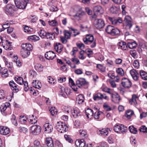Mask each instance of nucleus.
<instances>
[{
    "label": "nucleus",
    "instance_id": "obj_17",
    "mask_svg": "<svg viewBox=\"0 0 147 147\" xmlns=\"http://www.w3.org/2000/svg\"><path fill=\"white\" fill-rule=\"evenodd\" d=\"M62 48L63 46L60 43L57 42L55 44L54 49L57 53H61Z\"/></svg>",
    "mask_w": 147,
    "mask_h": 147
},
{
    "label": "nucleus",
    "instance_id": "obj_36",
    "mask_svg": "<svg viewBox=\"0 0 147 147\" xmlns=\"http://www.w3.org/2000/svg\"><path fill=\"white\" fill-rule=\"evenodd\" d=\"M29 117L30 120V122H31L32 123H35L37 122L36 117L34 118V116L33 115H30Z\"/></svg>",
    "mask_w": 147,
    "mask_h": 147
},
{
    "label": "nucleus",
    "instance_id": "obj_46",
    "mask_svg": "<svg viewBox=\"0 0 147 147\" xmlns=\"http://www.w3.org/2000/svg\"><path fill=\"white\" fill-rule=\"evenodd\" d=\"M24 31L26 32L30 33L33 32V29L32 28H29L27 26H25L24 28Z\"/></svg>",
    "mask_w": 147,
    "mask_h": 147
},
{
    "label": "nucleus",
    "instance_id": "obj_63",
    "mask_svg": "<svg viewBox=\"0 0 147 147\" xmlns=\"http://www.w3.org/2000/svg\"><path fill=\"white\" fill-rule=\"evenodd\" d=\"M30 16L31 20L30 21L31 22H35L37 20V18L35 16Z\"/></svg>",
    "mask_w": 147,
    "mask_h": 147
},
{
    "label": "nucleus",
    "instance_id": "obj_13",
    "mask_svg": "<svg viewBox=\"0 0 147 147\" xmlns=\"http://www.w3.org/2000/svg\"><path fill=\"white\" fill-rule=\"evenodd\" d=\"M86 84V81L85 79L82 78H79L76 81V85L79 87L81 88L82 86Z\"/></svg>",
    "mask_w": 147,
    "mask_h": 147
},
{
    "label": "nucleus",
    "instance_id": "obj_28",
    "mask_svg": "<svg viewBox=\"0 0 147 147\" xmlns=\"http://www.w3.org/2000/svg\"><path fill=\"white\" fill-rule=\"evenodd\" d=\"M76 99L79 104L82 103L84 102V96L82 94L79 95L78 96Z\"/></svg>",
    "mask_w": 147,
    "mask_h": 147
},
{
    "label": "nucleus",
    "instance_id": "obj_24",
    "mask_svg": "<svg viewBox=\"0 0 147 147\" xmlns=\"http://www.w3.org/2000/svg\"><path fill=\"white\" fill-rule=\"evenodd\" d=\"M10 105V104L9 102H6L5 104H3L0 107V110L1 113H4L7 107Z\"/></svg>",
    "mask_w": 147,
    "mask_h": 147
},
{
    "label": "nucleus",
    "instance_id": "obj_58",
    "mask_svg": "<svg viewBox=\"0 0 147 147\" xmlns=\"http://www.w3.org/2000/svg\"><path fill=\"white\" fill-rule=\"evenodd\" d=\"M100 93H98L93 95V99L94 100L100 99Z\"/></svg>",
    "mask_w": 147,
    "mask_h": 147
},
{
    "label": "nucleus",
    "instance_id": "obj_31",
    "mask_svg": "<svg viewBox=\"0 0 147 147\" xmlns=\"http://www.w3.org/2000/svg\"><path fill=\"white\" fill-rule=\"evenodd\" d=\"M134 114V111L131 110H128L126 112L125 117L128 119Z\"/></svg>",
    "mask_w": 147,
    "mask_h": 147
},
{
    "label": "nucleus",
    "instance_id": "obj_51",
    "mask_svg": "<svg viewBox=\"0 0 147 147\" xmlns=\"http://www.w3.org/2000/svg\"><path fill=\"white\" fill-rule=\"evenodd\" d=\"M109 19L112 24L114 25H116L118 23L117 19L111 17H109Z\"/></svg>",
    "mask_w": 147,
    "mask_h": 147
},
{
    "label": "nucleus",
    "instance_id": "obj_40",
    "mask_svg": "<svg viewBox=\"0 0 147 147\" xmlns=\"http://www.w3.org/2000/svg\"><path fill=\"white\" fill-rule=\"evenodd\" d=\"M47 32H46L44 30H41L38 32V34L42 38H44L46 36V34H47Z\"/></svg>",
    "mask_w": 147,
    "mask_h": 147
},
{
    "label": "nucleus",
    "instance_id": "obj_61",
    "mask_svg": "<svg viewBox=\"0 0 147 147\" xmlns=\"http://www.w3.org/2000/svg\"><path fill=\"white\" fill-rule=\"evenodd\" d=\"M11 121L15 126H17V125L18 123L16 119L15 116L14 115H13L12 116V118L11 119Z\"/></svg>",
    "mask_w": 147,
    "mask_h": 147
},
{
    "label": "nucleus",
    "instance_id": "obj_52",
    "mask_svg": "<svg viewBox=\"0 0 147 147\" xmlns=\"http://www.w3.org/2000/svg\"><path fill=\"white\" fill-rule=\"evenodd\" d=\"M118 10V9L115 6H113L111 7L110 8V11L111 13H116Z\"/></svg>",
    "mask_w": 147,
    "mask_h": 147
},
{
    "label": "nucleus",
    "instance_id": "obj_50",
    "mask_svg": "<svg viewBox=\"0 0 147 147\" xmlns=\"http://www.w3.org/2000/svg\"><path fill=\"white\" fill-rule=\"evenodd\" d=\"M79 133L81 137L85 138L86 137V132L85 130L80 129L79 130Z\"/></svg>",
    "mask_w": 147,
    "mask_h": 147
},
{
    "label": "nucleus",
    "instance_id": "obj_10",
    "mask_svg": "<svg viewBox=\"0 0 147 147\" xmlns=\"http://www.w3.org/2000/svg\"><path fill=\"white\" fill-rule=\"evenodd\" d=\"M130 73L134 80L137 81L138 80L140 75L136 70L132 69L130 71Z\"/></svg>",
    "mask_w": 147,
    "mask_h": 147
},
{
    "label": "nucleus",
    "instance_id": "obj_62",
    "mask_svg": "<svg viewBox=\"0 0 147 147\" xmlns=\"http://www.w3.org/2000/svg\"><path fill=\"white\" fill-rule=\"evenodd\" d=\"M76 45L77 47L80 49H84L85 47L84 44L83 43H77Z\"/></svg>",
    "mask_w": 147,
    "mask_h": 147
},
{
    "label": "nucleus",
    "instance_id": "obj_14",
    "mask_svg": "<svg viewBox=\"0 0 147 147\" xmlns=\"http://www.w3.org/2000/svg\"><path fill=\"white\" fill-rule=\"evenodd\" d=\"M45 128V132L47 133L51 132L53 130V126L49 123H46L44 125Z\"/></svg>",
    "mask_w": 147,
    "mask_h": 147
},
{
    "label": "nucleus",
    "instance_id": "obj_20",
    "mask_svg": "<svg viewBox=\"0 0 147 147\" xmlns=\"http://www.w3.org/2000/svg\"><path fill=\"white\" fill-rule=\"evenodd\" d=\"M21 47L22 49H25L29 51L32 49V45L29 43L22 44L21 45Z\"/></svg>",
    "mask_w": 147,
    "mask_h": 147
},
{
    "label": "nucleus",
    "instance_id": "obj_3",
    "mask_svg": "<svg viewBox=\"0 0 147 147\" xmlns=\"http://www.w3.org/2000/svg\"><path fill=\"white\" fill-rule=\"evenodd\" d=\"M30 0H14L17 8L20 9H25Z\"/></svg>",
    "mask_w": 147,
    "mask_h": 147
},
{
    "label": "nucleus",
    "instance_id": "obj_7",
    "mask_svg": "<svg viewBox=\"0 0 147 147\" xmlns=\"http://www.w3.org/2000/svg\"><path fill=\"white\" fill-rule=\"evenodd\" d=\"M95 27L97 29H100L103 28L105 26L104 21L102 19L96 20L94 22Z\"/></svg>",
    "mask_w": 147,
    "mask_h": 147
},
{
    "label": "nucleus",
    "instance_id": "obj_55",
    "mask_svg": "<svg viewBox=\"0 0 147 147\" xmlns=\"http://www.w3.org/2000/svg\"><path fill=\"white\" fill-rule=\"evenodd\" d=\"M49 25L52 26H55L57 24V22L55 20H52L51 21H49Z\"/></svg>",
    "mask_w": 147,
    "mask_h": 147
},
{
    "label": "nucleus",
    "instance_id": "obj_39",
    "mask_svg": "<svg viewBox=\"0 0 147 147\" xmlns=\"http://www.w3.org/2000/svg\"><path fill=\"white\" fill-rule=\"evenodd\" d=\"M129 129L131 133L134 134H136L138 131L137 129L133 126H129Z\"/></svg>",
    "mask_w": 147,
    "mask_h": 147
},
{
    "label": "nucleus",
    "instance_id": "obj_34",
    "mask_svg": "<svg viewBox=\"0 0 147 147\" xmlns=\"http://www.w3.org/2000/svg\"><path fill=\"white\" fill-rule=\"evenodd\" d=\"M47 34H46V36H45L47 39H49L50 40H52L55 38V36L53 33L47 32Z\"/></svg>",
    "mask_w": 147,
    "mask_h": 147
},
{
    "label": "nucleus",
    "instance_id": "obj_42",
    "mask_svg": "<svg viewBox=\"0 0 147 147\" xmlns=\"http://www.w3.org/2000/svg\"><path fill=\"white\" fill-rule=\"evenodd\" d=\"M71 34V33L69 32L68 30H65L64 31L65 37L66 39H68L70 38Z\"/></svg>",
    "mask_w": 147,
    "mask_h": 147
},
{
    "label": "nucleus",
    "instance_id": "obj_45",
    "mask_svg": "<svg viewBox=\"0 0 147 147\" xmlns=\"http://www.w3.org/2000/svg\"><path fill=\"white\" fill-rule=\"evenodd\" d=\"M99 131L101 135L103 136H107L108 134V132L106 128L102 129L101 130H100Z\"/></svg>",
    "mask_w": 147,
    "mask_h": 147
},
{
    "label": "nucleus",
    "instance_id": "obj_43",
    "mask_svg": "<svg viewBox=\"0 0 147 147\" xmlns=\"http://www.w3.org/2000/svg\"><path fill=\"white\" fill-rule=\"evenodd\" d=\"M84 13V12H81V13H77L76 15L73 16L74 19L77 20H79L80 19V16Z\"/></svg>",
    "mask_w": 147,
    "mask_h": 147
},
{
    "label": "nucleus",
    "instance_id": "obj_32",
    "mask_svg": "<svg viewBox=\"0 0 147 147\" xmlns=\"http://www.w3.org/2000/svg\"><path fill=\"white\" fill-rule=\"evenodd\" d=\"M14 79L17 83L20 84L21 85L23 83V79L21 77L17 76L15 77Z\"/></svg>",
    "mask_w": 147,
    "mask_h": 147
},
{
    "label": "nucleus",
    "instance_id": "obj_12",
    "mask_svg": "<svg viewBox=\"0 0 147 147\" xmlns=\"http://www.w3.org/2000/svg\"><path fill=\"white\" fill-rule=\"evenodd\" d=\"M111 96L112 98V100L114 102L118 103L120 100V98L119 96L117 93L112 94H111Z\"/></svg>",
    "mask_w": 147,
    "mask_h": 147
},
{
    "label": "nucleus",
    "instance_id": "obj_16",
    "mask_svg": "<svg viewBox=\"0 0 147 147\" xmlns=\"http://www.w3.org/2000/svg\"><path fill=\"white\" fill-rule=\"evenodd\" d=\"M9 84L14 92L16 93L18 92L19 90L17 87V86L13 81H10L9 82Z\"/></svg>",
    "mask_w": 147,
    "mask_h": 147
},
{
    "label": "nucleus",
    "instance_id": "obj_37",
    "mask_svg": "<svg viewBox=\"0 0 147 147\" xmlns=\"http://www.w3.org/2000/svg\"><path fill=\"white\" fill-rule=\"evenodd\" d=\"M110 78L113 79H114L117 82H118L119 81V77L118 75L115 76L114 73L112 74L110 76Z\"/></svg>",
    "mask_w": 147,
    "mask_h": 147
},
{
    "label": "nucleus",
    "instance_id": "obj_8",
    "mask_svg": "<svg viewBox=\"0 0 147 147\" xmlns=\"http://www.w3.org/2000/svg\"><path fill=\"white\" fill-rule=\"evenodd\" d=\"M124 21L126 26L128 27L129 29L130 30L133 25L131 17L129 16H126L124 18Z\"/></svg>",
    "mask_w": 147,
    "mask_h": 147
},
{
    "label": "nucleus",
    "instance_id": "obj_41",
    "mask_svg": "<svg viewBox=\"0 0 147 147\" xmlns=\"http://www.w3.org/2000/svg\"><path fill=\"white\" fill-rule=\"evenodd\" d=\"M71 61L72 64L76 65V64L78 65L80 63L79 60L77 58H72L71 59Z\"/></svg>",
    "mask_w": 147,
    "mask_h": 147
},
{
    "label": "nucleus",
    "instance_id": "obj_19",
    "mask_svg": "<svg viewBox=\"0 0 147 147\" xmlns=\"http://www.w3.org/2000/svg\"><path fill=\"white\" fill-rule=\"evenodd\" d=\"M71 111L73 117L75 118H77L80 115V112L78 109H73L71 110Z\"/></svg>",
    "mask_w": 147,
    "mask_h": 147
},
{
    "label": "nucleus",
    "instance_id": "obj_56",
    "mask_svg": "<svg viewBox=\"0 0 147 147\" xmlns=\"http://www.w3.org/2000/svg\"><path fill=\"white\" fill-rule=\"evenodd\" d=\"M65 60L66 61V63L70 66L71 68H76V65L74 64H72V62H71L70 60H67V59H65Z\"/></svg>",
    "mask_w": 147,
    "mask_h": 147
},
{
    "label": "nucleus",
    "instance_id": "obj_15",
    "mask_svg": "<svg viewBox=\"0 0 147 147\" xmlns=\"http://www.w3.org/2000/svg\"><path fill=\"white\" fill-rule=\"evenodd\" d=\"M75 144L78 147H84L85 145L86 142L84 139H78L75 142Z\"/></svg>",
    "mask_w": 147,
    "mask_h": 147
},
{
    "label": "nucleus",
    "instance_id": "obj_60",
    "mask_svg": "<svg viewBox=\"0 0 147 147\" xmlns=\"http://www.w3.org/2000/svg\"><path fill=\"white\" fill-rule=\"evenodd\" d=\"M24 86V89L25 91L27 92L28 90V83L27 82H23V83Z\"/></svg>",
    "mask_w": 147,
    "mask_h": 147
},
{
    "label": "nucleus",
    "instance_id": "obj_64",
    "mask_svg": "<svg viewBox=\"0 0 147 147\" xmlns=\"http://www.w3.org/2000/svg\"><path fill=\"white\" fill-rule=\"evenodd\" d=\"M34 145L35 147H40V142L37 140H36L34 142Z\"/></svg>",
    "mask_w": 147,
    "mask_h": 147
},
{
    "label": "nucleus",
    "instance_id": "obj_30",
    "mask_svg": "<svg viewBox=\"0 0 147 147\" xmlns=\"http://www.w3.org/2000/svg\"><path fill=\"white\" fill-rule=\"evenodd\" d=\"M85 113L88 118L92 116L93 115V111L91 109H88L86 110V111Z\"/></svg>",
    "mask_w": 147,
    "mask_h": 147
},
{
    "label": "nucleus",
    "instance_id": "obj_2",
    "mask_svg": "<svg viewBox=\"0 0 147 147\" xmlns=\"http://www.w3.org/2000/svg\"><path fill=\"white\" fill-rule=\"evenodd\" d=\"M56 128L57 130L61 133H64L68 129V127L66 124L61 122H59L57 123Z\"/></svg>",
    "mask_w": 147,
    "mask_h": 147
},
{
    "label": "nucleus",
    "instance_id": "obj_57",
    "mask_svg": "<svg viewBox=\"0 0 147 147\" xmlns=\"http://www.w3.org/2000/svg\"><path fill=\"white\" fill-rule=\"evenodd\" d=\"M70 29L72 31H74V32L75 34L73 35V36L74 37H75L77 35H78L80 34V32L79 31H78V30L76 29H74L70 28Z\"/></svg>",
    "mask_w": 147,
    "mask_h": 147
},
{
    "label": "nucleus",
    "instance_id": "obj_18",
    "mask_svg": "<svg viewBox=\"0 0 147 147\" xmlns=\"http://www.w3.org/2000/svg\"><path fill=\"white\" fill-rule=\"evenodd\" d=\"M117 45L119 46V49L123 50H125L127 48V46L126 43L122 41L118 42Z\"/></svg>",
    "mask_w": 147,
    "mask_h": 147
},
{
    "label": "nucleus",
    "instance_id": "obj_21",
    "mask_svg": "<svg viewBox=\"0 0 147 147\" xmlns=\"http://www.w3.org/2000/svg\"><path fill=\"white\" fill-rule=\"evenodd\" d=\"M46 142L49 147H54V143L51 138L50 137L47 138Z\"/></svg>",
    "mask_w": 147,
    "mask_h": 147
},
{
    "label": "nucleus",
    "instance_id": "obj_47",
    "mask_svg": "<svg viewBox=\"0 0 147 147\" xmlns=\"http://www.w3.org/2000/svg\"><path fill=\"white\" fill-rule=\"evenodd\" d=\"M120 32V31L118 29L114 28L113 32L112 33L111 35L112 36L118 35L119 34Z\"/></svg>",
    "mask_w": 147,
    "mask_h": 147
},
{
    "label": "nucleus",
    "instance_id": "obj_25",
    "mask_svg": "<svg viewBox=\"0 0 147 147\" xmlns=\"http://www.w3.org/2000/svg\"><path fill=\"white\" fill-rule=\"evenodd\" d=\"M140 74L142 79L144 80H147V73L143 70L140 71Z\"/></svg>",
    "mask_w": 147,
    "mask_h": 147
},
{
    "label": "nucleus",
    "instance_id": "obj_6",
    "mask_svg": "<svg viewBox=\"0 0 147 147\" xmlns=\"http://www.w3.org/2000/svg\"><path fill=\"white\" fill-rule=\"evenodd\" d=\"M121 84L124 88H129L131 87L132 83L129 79L126 78H124L122 79Z\"/></svg>",
    "mask_w": 147,
    "mask_h": 147
},
{
    "label": "nucleus",
    "instance_id": "obj_11",
    "mask_svg": "<svg viewBox=\"0 0 147 147\" xmlns=\"http://www.w3.org/2000/svg\"><path fill=\"white\" fill-rule=\"evenodd\" d=\"M10 132V130L8 128L3 126H0V133L1 134L7 135Z\"/></svg>",
    "mask_w": 147,
    "mask_h": 147
},
{
    "label": "nucleus",
    "instance_id": "obj_35",
    "mask_svg": "<svg viewBox=\"0 0 147 147\" xmlns=\"http://www.w3.org/2000/svg\"><path fill=\"white\" fill-rule=\"evenodd\" d=\"M28 40L32 41L33 40H38L40 38L39 37L35 35H33L28 36Z\"/></svg>",
    "mask_w": 147,
    "mask_h": 147
},
{
    "label": "nucleus",
    "instance_id": "obj_53",
    "mask_svg": "<svg viewBox=\"0 0 147 147\" xmlns=\"http://www.w3.org/2000/svg\"><path fill=\"white\" fill-rule=\"evenodd\" d=\"M96 67L98 68L101 72H104L105 71V68L102 65L100 64H97Z\"/></svg>",
    "mask_w": 147,
    "mask_h": 147
},
{
    "label": "nucleus",
    "instance_id": "obj_26",
    "mask_svg": "<svg viewBox=\"0 0 147 147\" xmlns=\"http://www.w3.org/2000/svg\"><path fill=\"white\" fill-rule=\"evenodd\" d=\"M93 10L94 12L96 13H101L102 11V7L100 6H95L93 8Z\"/></svg>",
    "mask_w": 147,
    "mask_h": 147
},
{
    "label": "nucleus",
    "instance_id": "obj_33",
    "mask_svg": "<svg viewBox=\"0 0 147 147\" xmlns=\"http://www.w3.org/2000/svg\"><path fill=\"white\" fill-rule=\"evenodd\" d=\"M34 68L36 70L39 72L42 71L43 67L42 65L40 64H36L34 66Z\"/></svg>",
    "mask_w": 147,
    "mask_h": 147
},
{
    "label": "nucleus",
    "instance_id": "obj_23",
    "mask_svg": "<svg viewBox=\"0 0 147 147\" xmlns=\"http://www.w3.org/2000/svg\"><path fill=\"white\" fill-rule=\"evenodd\" d=\"M30 51L25 49H22L21 52V56L24 58L27 57L30 55Z\"/></svg>",
    "mask_w": 147,
    "mask_h": 147
},
{
    "label": "nucleus",
    "instance_id": "obj_49",
    "mask_svg": "<svg viewBox=\"0 0 147 147\" xmlns=\"http://www.w3.org/2000/svg\"><path fill=\"white\" fill-rule=\"evenodd\" d=\"M55 109V107H52L49 109V111L52 116H54L56 114H57V110Z\"/></svg>",
    "mask_w": 147,
    "mask_h": 147
},
{
    "label": "nucleus",
    "instance_id": "obj_54",
    "mask_svg": "<svg viewBox=\"0 0 147 147\" xmlns=\"http://www.w3.org/2000/svg\"><path fill=\"white\" fill-rule=\"evenodd\" d=\"M102 91L111 94L112 93V90L111 89L107 87L105 88L102 89Z\"/></svg>",
    "mask_w": 147,
    "mask_h": 147
},
{
    "label": "nucleus",
    "instance_id": "obj_27",
    "mask_svg": "<svg viewBox=\"0 0 147 147\" xmlns=\"http://www.w3.org/2000/svg\"><path fill=\"white\" fill-rule=\"evenodd\" d=\"M32 84L36 88L38 89L40 88L42 86L40 82H39V81H38L37 82V81L36 80L33 81Z\"/></svg>",
    "mask_w": 147,
    "mask_h": 147
},
{
    "label": "nucleus",
    "instance_id": "obj_29",
    "mask_svg": "<svg viewBox=\"0 0 147 147\" xmlns=\"http://www.w3.org/2000/svg\"><path fill=\"white\" fill-rule=\"evenodd\" d=\"M127 45L130 49H134L136 47L137 43L136 41H134L133 42L128 43Z\"/></svg>",
    "mask_w": 147,
    "mask_h": 147
},
{
    "label": "nucleus",
    "instance_id": "obj_22",
    "mask_svg": "<svg viewBox=\"0 0 147 147\" xmlns=\"http://www.w3.org/2000/svg\"><path fill=\"white\" fill-rule=\"evenodd\" d=\"M138 98V97L136 94L132 96V98L129 100V103L131 105H136L137 104L136 99Z\"/></svg>",
    "mask_w": 147,
    "mask_h": 147
},
{
    "label": "nucleus",
    "instance_id": "obj_9",
    "mask_svg": "<svg viewBox=\"0 0 147 147\" xmlns=\"http://www.w3.org/2000/svg\"><path fill=\"white\" fill-rule=\"evenodd\" d=\"M56 56L55 54L52 51L47 52L45 55V58L48 60H53Z\"/></svg>",
    "mask_w": 147,
    "mask_h": 147
},
{
    "label": "nucleus",
    "instance_id": "obj_48",
    "mask_svg": "<svg viewBox=\"0 0 147 147\" xmlns=\"http://www.w3.org/2000/svg\"><path fill=\"white\" fill-rule=\"evenodd\" d=\"M120 131H121L122 133H124L126 131L127 128L126 127H125L124 125H120Z\"/></svg>",
    "mask_w": 147,
    "mask_h": 147
},
{
    "label": "nucleus",
    "instance_id": "obj_1",
    "mask_svg": "<svg viewBox=\"0 0 147 147\" xmlns=\"http://www.w3.org/2000/svg\"><path fill=\"white\" fill-rule=\"evenodd\" d=\"M83 40L85 44L90 45L91 48H94L96 46L95 40H94V37L91 34L86 35V38H83Z\"/></svg>",
    "mask_w": 147,
    "mask_h": 147
},
{
    "label": "nucleus",
    "instance_id": "obj_44",
    "mask_svg": "<svg viewBox=\"0 0 147 147\" xmlns=\"http://www.w3.org/2000/svg\"><path fill=\"white\" fill-rule=\"evenodd\" d=\"M139 129L140 132L147 133V127L144 125H142L140 127Z\"/></svg>",
    "mask_w": 147,
    "mask_h": 147
},
{
    "label": "nucleus",
    "instance_id": "obj_5",
    "mask_svg": "<svg viewBox=\"0 0 147 147\" xmlns=\"http://www.w3.org/2000/svg\"><path fill=\"white\" fill-rule=\"evenodd\" d=\"M31 132L34 135L39 134L41 132L40 127L38 125H34L30 127Z\"/></svg>",
    "mask_w": 147,
    "mask_h": 147
},
{
    "label": "nucleus",
    "instance_id": "obj_59",
    "mask_svg": "<svg viewBox=\"0 0 147 147\" xmlns=\"http://www.w3.org/2000/svg\"><path fill=\"white\" fill-rule=\"evenodd\" d=\"M120 125H116L114 127V131L116 132H118L120 131Z\"/></svg>",
    "mask_w": 147,
    "mask_h": 147
},
{
    "label": "nucleus",
    "instance_id": "obj_4",
    "mask_svg": "<svg viewBox=\"0 0 147 147\" xmlns=\"http://www.w3.org/2000/svg\"><path fill=\"white\" fill-rule=\"evenodd\" d=\"M6 13L8 15H13L14 12L17 9V7L11 4H7L5 9Z\"/></svg>",
    "mask_w": 147,
    "mask_h": 147
},
{
    "label": "nucleus",
    "instance_id": "obj_38",
    "mask_svg": "<svg viewBox=\"0 0 147 147\" xmlns=\"http://www.w3.org/2000/svg\"><path fill=\"white\" fill-rule=\"evenodd\" d=\"M116 72L119 75L122 76L124 74V71L123 69L121 68H118L116 70Z\"/></svg>",
    "mask_w": 147,
    "mask_h": 147
}]
</instances>
